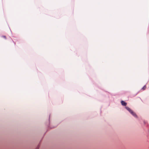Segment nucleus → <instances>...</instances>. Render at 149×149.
<instances>
[{
	"instance_id": "2",
	"label": "nucleus",
	"mask_w": 149,
	"mask_h": 149,
	"mask_svg": "<svg viewBox=\"0 0 149 149\" xmlns=\"http://www.w3.org/2000/svg\"><path fill=\"white\" fill-rule=\"evenodd\" d=\"M121 103L122 105L124 106H126L127 104V103H126L125 102L123 101H121Z\"/></svg>"
},
{
	"instance_id": "3",
	"label": "nucleus",
	"mask_w": 149,
	"mask_h": 149,
	"mask_svg": "<svg viewBox=\"0 0 149 149\" xmlns=\"http://www.w3.org/2000/svg\"><path fill=\"white\" fill-rule=\"evenodd\" d=\"M146 85L144 86L142 88V89L143 90H144L146 88Z\"/></svg>"
},
{
	"instance_id": "1",
	"label": "nucleus",
	"mask_w": 149,
	"mask_h": 149,
	"mask_svg": "<svg viewBox=\"0 0 149 149\" xmlns=\"http://www.w3.org/2000/svg\"><path fill=\"white\" fill-rule=\"evenodd\" d=\"M125 108L134 117H136V115L135 113L129 107H126Z\"/></svg>"
},
{
	"instance_id": "4",
	"label": "nucleus",
	"mask_w": 149,
	"mask_h": 149,
	"mask_svg": "<svg viewBox=\"0 0 149 149\" xmlns=\"http://www.w3.org/2000/svg\"><path fill=\"white\" fill-rule=\"evenodd\" d=\"M2 38H3L5 39H6V38L5 36H2Z\"/></svg>"
}]
</instances>
